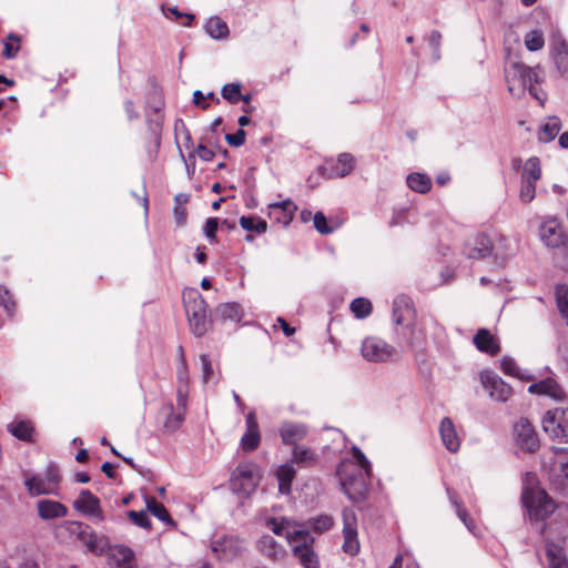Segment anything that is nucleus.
Masks as SVG:
<instances>
[{
    "label": "nucleus",
    "mask_w": 568,
    "mask_h": 568,
    "mask_svg": "<svg viewBox=\"0 0 568 568\" xmlns=\"http://www.w3.org/2000/svg\"><path fill=\"white\" fill-rule=\"evenodd\" d=\"M336 476L343 491L352 501L358 503L366 498L371 477L366 476L353 460H342L336 468Z\"/></svg>",
    "instance_id": "obj_1"
},
{
    "label": "nucleus",
    "mask_w": 568,
    "mask_h": 568,
    "mask_svg": "<svg viewBox=\"0 0 568 568\" xmlns=\"http://www.w3.org/2000/svg\"><path fill=\"white\" fill-rule=\"evenodd\" d=\"M539 67L530 68L520 62H509L505 68V79L511 95L520 98L526 89L541 82Z\"/></svg>",
    "instance_id": "obj_2"
},
{
    "label": "nucleus",
    "mask_w": 568,
    "mask_h": 568,
    "mask_svg": "<svg viewBox=\"0 0 568 568\" xmlns=\"http://www.w3.org/2000/svg\"><path fill=\"white\" fill-rule=\"evenodd\" d=\"M183 301L192 333L195 336L204 335L210 327L205 300L196 290H191L184 293Z\"/></svg>",
    "instance_id": "obj_3"
},
{
    "label": "nucleus",
    "mask_w": 568,
    "mask_h": 568,
    "mask_svg": "<svg viewBox=\"0 0 568 568\" xmlns=\"http://www.w3.org/2000/svg\"><path fill=\"white\" fill-rule=\"evenodd\" d=\"M261 478V469L256 464L242 463L232 473L231 488L234 493L248 497L257 488Z\"/></svg>",
    "instance_id": "obj_4"
},
{
    "label": "nucleus",
    "mask_w": 568,
    "mask_h": 568,
    "mask_svg": "<svg viewBox=\"0 0 568 568\" xmlns=\"http://www.w3.org/2000/svg\"><path fill=\"white\" fill-rule=\"evenodd\" d=\"M521 499L530 517L537 520L546 519L554 514L556 509V504L552 498L540 488L526 487L521 494Z\"/></svg>",
    "instance_id": "obj_5"
},
{
    "label": "nucleus",
    "mask_w": 568,
    "mask_h": 568,
    "mask_svg": "<svg viewBox=\"0 0 568 568\" xmlns=\"http://www.w3.org/2000/svg\"><path fill=\"white\" fill-rule=\"evenodd\" d=\"M210 547L215 558L222 562H231L242 557L246 551L245 540L233 535L212 539Z\"/></svg>",
    "instance_id": "obj_6"
},
{
    "label": "nucleus",
    "mask_w": 568,
    "mask_h": 568,
    "mask_svg": "<svg viewBox=\"0 0 568 568\" xmlns=\"http://www.w3.org/2000/svg\"><path fill=\"white\" fill-rule=\"evenodd\" d=\"M541 425L550 438L568 443V408L557 407L547 410L542 416Z\"/></svg>",
    "instance_id": "obj_7"
},
{
    "label": "nucleus",
    "mask_w": 568,
    "mask_h": 568,
    "mask_svg": "<svg viewBox=\"0 0 568 568\" xmlns=\"http://www.w3.org/2000/svg\"><path fill=\"white\" fill-rule=\"evenodd\" d=\"M64 526L69 534L74 536L89 551L102 554L105 550L106 540L103 537H98L88 524L71 520L65 521Z\"/></svg>",
    "instance_id": "obj_8"
},
{
    "label": "nucleus",
    "mask_w": 568,
    "mask_h": 568,
    "mask_svg": "<svg viewBox=\"0 0 568 568\" xmlns=\"http://www.w3.org/2000/svg\"><path fill=\"white\" fill-rule=\"evenodd\" d=\"M265 526L276 536L285 537L290 545H293L307 529L303 523L286 517H270Z\"/></svg>",
    "instance_id": "obj_9"
},
{
    "label": "nucleus",
    "mask_w": 568,
    "mask_h": 568,
    "mask_svg": "<svg viewBox=\"0 0 568 568\" xmlns=\"http://www.w3.org/2000/svg\"><path fill=\"white\" fill-rule=\"evenodd\" d=\"M314 537L306 529L302 536L293 544L292 552L304 568H320L318 556L314 551Z\"/></svg>",
    "instance_id": "obj_10"
},
{
    "label": "nucleus",
    "mask_w": 568,
    "mask_h": 568,
    "mask_svg": "<svg viewBox=\"0 0 568 568\" xmlns=\"http://www.w3.org/2000/svg\"><path fill=\"white\" fill-rule=\"evenodd\" d=\"M539 237L546 246L551 248L562 246L567 240L562 223L555 216L547 217L540 224Z\"/></svg>",
    "instance_id": "obj_11"
},
{
    "label": "nucleus",
    "mask_w": 568,
    "mask_h": 568,
    "mask_svg": "<svg viewBox=\"0 0 568 568\" xmlns=\"http://www.w3.org/2000/svg\"><path fill=\"white\" fill-rule=\"evenodd\" d=\"M514 435L516 444L520 449L527 453H535L539 448L538 435L527 418L521 417L514 425Z\"/></svg>",
    "instance_id": "obj_12"
},
{
    "label": "nucleus",
    "mask_w": 568,
    "mask_h": 568,
    "mask_svg": "<svg viewBox=\"0 0 568 568\" xmlns=\"http://www.w3.org/2000/svg\"><path fill=\"white\" fill-rule=\"evenodd\" d=\"M343 550L349 556H355L359 550L357 539V517L351 508L343 510Z\"/></svg>",
    "instance_id": "obj_13"
},
{
    "label": "nucleus",
    "mask_w": 568,
    "mask_h": 568,
    "mask_svg": "<svg viewBox=\"0 0 568 568\" xmlns=\"http://www.w3.org/2000/svg\"><path fill=\"white\" fill-rule=\"evenodd\" d=\"M396 354V349L377 337H367L362 344V355L371 362H386Z\"/></svg>",
    "instance_id": "obj_14"
},
{
    "label": "nucleus",
    "mask_w": 568,
    "mask_h": 568,
    "mask_svg": "<svg viewBox=\"0 0 568 568\" xmlns=\"http://www.w3.org/2000/svg\"><path fill=\"white\" fill-rule=\"evenodd\" d=\"M483 386L488 390L489 396L498 402H507L511 394V387L494 372L484 371L480 374Z\"/></svg>",
    "instance_id": "obj_15"
},
{
    "label": "nucleus",
    "mask_w": 568,
    "mask_h": 568,
    "mask_svg": "<svg viewBox=\"0 0 568 568\" xmlns=\"http://www.w3.org/2000/svg\"><path fill=\"white\" fill-rule=\"evenodd\" d=\"M73 507L79 513L91 517L95 521L100 523L105 520V516L100 505V499L89 489L80 491L79 497L73 501Z\"/></svg>",
    "instance_id": "obj_16"
},
{
    "label": "nucleus",
    "mask_w": 568,
    "mask_h": 568,
    "mask_svg": "<svg viewBox=\"0 0 568 568\" xmlns=\"http://www.w3.org/2000/svg\"><path fill=\"white\" fill-rule=\"evenodd\" d=\"M493 252V242L486 234H476L468 239L464 246V254L468 258H485Z\"/></svg>",
    "instance_id": "obj_17"
},
{
    "label": "nucleus",
    "mask_w": 568,
    "mask_h": 568,
    "mask_svg": "<svg viewBox=\"0 0 568 568\" xmlns=\"http://www.w3.org/2000/svg\"><path fill=\"white\" fill-rule=\"evenodd\" d=\"M246 432L241 438V447L244 452L255 450L261 443V434L254 412H250L245 418Z\"/></svg>",
    "instance_id": "obj_18"
},
{
    "label": "nucleus",
    "mask_w": 568,
    "mask_h": 568,
    "mask_svg": "<svg viewBox=\"0 0 568 568\" xmlns=\"http://www.w3.org/2000/svg\"><path fill=\"white\" fill-rule=\"evenodd\" d=\"M256 548L262 556L274 562L283 561L286 557V549L272 536L263 535L256 542Z\"/></svg>",
    "instance_id": "obj_19"
},
{
    "label": "nucleus",
    "mask_w": 568,
    "mask_h": 568,
    "mask_svg": "<svg viewBox=\"0 0 568 568\" xmlns=\"http://www.w3.org/2000/svg\"><path fill=\"white\" fill-rule=\"evenodd\" d=\"M268 207L270 217L274 219L277 223H281L284 226H287L292 222L294 213L297 210L296 204L292 200L271 203Z\"/></svg>",
    "instance_id": "obj_20"
},
{
    "label": "nucleus",
    "mask_w": 568,
    "mask_h": 568,
    "mask_svg": "<svg viewBox=\"0 0 568 568\" xmlns=\"http://www.w3.org/2000/svg\"><path fill=\"white\" fill-rule=\"evenodd\" d=\"M528 392L531 394L546 395L556 400H564L566 396L561 386L550 377L529 385Z\"/></svg>",
    "instance_id": "obj_21"
},
{
    "label": "nucleus",
    "mask_w": 568,
    "mask_h": 568,
    "mask_svg": "<svg viewBox=\"0 0 568 568\" xmlns=\"http://www.w3.org/2000/svg\"><path fill=\"white\" fill-rule=\"evenodd\" d=\"M552 59L560 75L568 79V44L561 38L554 39Z\"/></svg>",
    "instance_id": "obj_22"
},
{
    "label": "nucleus",
    "mask_w": 568,
    "mask_h": 568,
    "mask_svg": "<svg viewBox=\"0 0 568 568\" xmlns=\"http://www.w3.org/2000/svg\"><path fill=\"white\" fill-rule=\"evenodd\" d=\"M38 515L44 519L62 518L68 515V508L60 501L51 499H41L37 504Z\"/></svg>",
    "instance_id": "obj_23"
},
{
    "label": "nucleus",
    "mask_w": 568,
    "mask_h": 568,
    "mask_svg": "<svg viewBox=\"0 0 568 568\" xmlns=\"http://www.w3.org/2000/svg\"><path fill=\"white\" fill-rule=\"evenodd\" d=\"M473 342L478 351L489 355H496L500 346L494 335L486 328H480L475 334Z\"/></svg>",
    "instance_id": "obj_24"
},
{
    "label": "nucleus",
    "mask_w": 568,
    "mask_h": 568,
    "mask_svg": "<svg viewBox=\"0 0 568 568\" xmlns=\"http://www.w3.org/2000/svg\"><path fill=\"white\" fill-rule=\"evenodd\" d=\"M413 314L414 307L410 297L404 294L396 296L393 302V318L395 323L403 325Z\"/></svg>",
    "instance_id": "obj_25"
},
{
    "label": "nucleus",
    "mask_w": 568,
    "mask_h": 568,
    "mask_svg": "<svg viewBox=\"0 0 568 568\" xmlns=\"http://www.w3.org/2000/svg\"><path fill=\"white\" fill-rule=\"evenodd\" d=\"M111 568H134V552L125 546H118L110 552Z\"/></svg>",
    "instance_id": "obj_26"
},
{
    "label": "nucleus",
    "mask_w": 568,
    "mask_h": 568,
    "mask_svg": "<svg viewBox=\"0 0 568 568\" xmlns=\"http://www.w3.org/2000/svg\"><path fill=\"white\" fill-rule=\"evenodd\" d=\"M280 434L285 445L295 446L298 440L306 436L307 429L302 424L284 423L280 428Z\"/></svg>",
    "instance_id": "obj_27"
},
{
    "label": "nucleus",
    "mask_w": 568,
    "mask_h": 568,
    "mask_svg": "<svg viewBox=\"0 0 568 568\" xmlns=\"http://www.w3.org/2000/svg\"><path fill=\"white\" fill-rule=\"evenodd\" d=\"M440 437L443 440V444L449 452H457L459 449V439L456 434L455 427L450 418L445 417L439 427Z\"/></svg>",
    "instance_id": "obj_28"
},
{
    "label": "nucleus",
    "mask_w": 568,
    "mask_h": 568,
    "mask_svg": "<svg viewBox=\"0 0 568 568\" xmlns=\"http://www.w3.org/2000/svg\"><path fill=\"white\" fill-rule=\"evenodd\" d=\"M545 552L549 568H568V559L561 546L547 541Z\"/></svg>",
    "instance_id": "obj_29"
},
{
    "label": "nucleus",
    "mask_w": 568,
    "mask_h": 568,
    "mask_svg": "<svg viewBox=\"0 0 568 568\" xmlns=\"http://www.w3.org/2000/svg\"><path fill=\"white\" fill-rule=\"evenodd\" d=\"M24 485L32 496L39 495H58V490L48 484L47 479L42 476H32L24 480Z\"/></svg>",
    "instance_id": "obj_30"
},
{
    "label": "nucleus",
    "mask_w": 568,
    "mask_h": 568,
    "mask_svg": "<svg viewBox=\"0 0 568 568\" xmlns=\"http://www.w3.org/2000/svg\"><path fill=\"white\" fill-rule=\"evenodd\" d=\"M206 33L216 40H223L229 37L230 30L225 21L219 17H211L204 24Z\"/></svg>",
    "instance_id": "obj_31"
},
{
    "label": "nucleus",
    "mask_w": 568,
    "mask_h": 568,
    "mask_svg": "<svg viewBox=\"0 0 568 568\" xmlns=\"http://www.w3.org/2000/svg\"><path fill=\"white\" fill-rule=\"evenodd\" d=\"M8 432L16 438L23 442H32L34 428L28 420L13 422L8 425Z\"/></svg>",
    "instance_id": "obj_32"
},
{
    "label": "nucleus",
    "mask_w": 568,
    "mask_h": 568,
    "mask_svg": "<svg viewBox=\"0 0 568 568\" xmlns=\"http://www.w3.org/2000/svg\"><path fill=\"white\" fill-rule=\"evenodd\" d=\"M561 129V121L558 116H549L547 122L541 125L538 140L539 142H550L552 141L559 133Z\"/></svg>",
    "instance_id": "obj_33"
},
{
    "label": "nucleus",
    "mask_w": 568,
    "mask_h": 568,
    "mask_svg": "<svg viewBox=\"0 0 568 568\" xmlns=\"http://www.w3.org/2000/svg\"><path fill=\"white\" fill-rule=\"evenodd\" d=\"M278 480V490L281 494L286 495L291 493L292 481L295 477V469L292 465H281L276 471Z\"/></svg>",
    "instance_id": "obj_34"
},
{
    "label": "nucleus",
    "mask_w": 568,
    "mask_h": 568,
    "mask_svg": "<svg viewBox=\"0 0 568 568\" xmlns=\"http://www.w3.org/2000/svg\"><path fill=\"white\" fill-rule=\"evenodd\" d=\"M407 186L414 192L425 194L432 189V180L424 173H410L406 179Z\"/></svg>",
    "instance_id": "obj_35"
},
{
    "label": "nucleus",
    "mask_w": 568,
    "mask_h": 568,
    "mask_svg": "<svg viewBox=\"0 0 568 568\" xmlns=\"http://www.w3.org/2000/svg\"><path fill=\"white\" fill-rule=\"evenodd\" d=\"M541 178V168L540 161L538 158L532 156L529 158L524 165V170L521 173V180H528L530 182L537 183V181Z\"/></svg>",
    "instance_id": "obj_36"
},
{
    "label": "nucleus",
    "mask_w": 568,
    "mask_h": 568,
    "mask_svg": "<svg viewBox=\"0 0 568 568\" xmlns=\"http://www.w3.org/2000/svg\"><path fill=\"white\" fill-rule=\"evenodd\" d=\"M446 491H447V495H448V498H449L452 505L456 509V514H457L458 518L470 530L473 520L469 517L468 511L462 507V501L459 500L458 495L456 494L455 490L450 489L449 487L446 488Z\"/></svg>",
    "instance_id": "obj_37"
},
{
    "label": "nucleus",
    "mask_w": 568,
    "mask_h": 568,
    "mask_svg": "<svg viewBox=\"0 0 568 568\" xmlns=\"http://www.w3.org/2000/svg\"><path fill=\"white\" fill-rule=\"evenodd\" d=\"M524 43L528 51H539L545 45L544 32L540 29H534L527 32L524 37Z\"/></svg>",
    "instance_id": "obj_38"
},
{
    "label": "nucleus",
    "mask_w": 568,
    "mask_h": 568,
    "mask_svg": "<svg viewBox=\"0 0 568 568\" xmlns=\"http://www.w3.org/2000/svg\"><path fill=\"white\" fill-rule=\"evenodd\" d=\"M216 313L223 318L233 322H239L242 318V307L239 303L221 304L216 308Z\"/></svg>",
    "instance_id": "obj_39"
},
{
    "label": "nucleus",
    "mask_w": 568,
    "mask_h": 568,
    "mask_svg": "<svg viewBox=\"0 0 568 568\" xmlns=\"http://www.w3.org/2000/svg\"><path fill=\"white\" fill-rule=\"evenodd\" d=\"M146 507L148 510L161 521L170 525L174 524L166 508L161 503H159L154 497H151L146 501Z\"/></svg>",
    "instance_id": "obj_40"
},
{
    "label": "nucleus",
    "mask_w": 568,
    "mask_h": 568,
    "mask_svg": "<svg viewBox=\"0 0 568 568\" xmlns=\"http://www.w3.org/2000/svg\"><path fill=\"white\" fill-rule=\"evenodd\" d=\"M240 225L248 232H255L263 234L267 230V223L264 220L256 219L253 216H241Z\"/></svg>",
    "instance_id": "obj_41"
},
{
    "label": "nucleus",
    "mask_w": 568,
    "mask_h": 568,
    "mask_svg": "<svg viewBox=\"0 0 568 568\" xmlns=\"http://www.w3.org/2000/svg\"><path fill=\"white\" fill-rule=\"evenodd\" d=\"M351 311L355 317L365 318L372 313L373 306L369 300L365 297H357L351 303Z\"/></svg>",
    "instance_id": "obj_42"
},
{
    "label": "nucleus",
    "mask_w": 568,
    "mask_h": 568,
    "mask_svg": "<svg viewBox=\"0 0 568 568\" xmlns=\"http://www.w3.org/2000/svg\"><path fill=\"white\" fill-rule=\"evenodd\" d=\"M333 518L328 515H318L307 520L305 526L311 527L315 532L322 534L333 526Z\"/></svg>",
    "instance_id": "obj_43"
},
{
    "label": "nucleus",
    "mask_w": 568,
    "mask_h": 568,
    "mask_svg": "<svg viewBox=\"0 0 568 568\" xmlns=\"http://www.w3.org/2000/svg\"><path fill=\"white\" fill-rule=\"evenodd\" d=\"M241 89L242 84L240 82L226 83L223 85L221 94L229 103L236 104L241 101Z\"/></svg>",
    "instance_id": "obj_44"
},
{
    "label": "nucleus",
    "mask_w": 568,
    "mask_h": 568,
    "mask_svg": "<svg viewBox=\"0 0 568 568\" xmlns=\"http://www.w3.org/2000/svg\"><path fill=\"white\" fill-rule=\"evenodd\" d=\"M355 166V159L351 153H342L337 158V174L339 176L348 175Z\"/></svg>",
    "instance_id": "obj_45"
},
{
    "label": "nucleus",
    "mask_w": 568,
    "mask_h": 568,
    "mask_svg": "<svg viewBox=\"0 0 568 568\" xmlns=\"http://www.w3.org/2000/svg\"><path fill=\"white\" fill-rule=\"evenodd\" d=\"M556 300L561 316L566 320L568 326V287L558 285L556 288Z\"/></svg>",
    "instance_id": "obj_46"
},
{
    "label": "nucleus",
    "mask_w": 568,
    "mask_h": 568,
    "mask_svg": "<svg viewBox=\"0 0 568 568\" xmlns=\"http://www.w3.org/2000/svg\"><path fill=\"white\" fill-rule=\"evenodd\" d=\"M352 454L356 460L353 463L358 466L366 476L372 477V465L365 454L357 446H353Z\"/></svg>",
    "instance_id": "obj_47"
},
{
    "label": "nucleus",
    "mask_w": 568,
    "mask_h": 568,
    "mask_svg": "<svg viewBox=\"0 0 568 568\" xmlns=\"http://www.w3.org/2000/svg\"><path fill=\"white\" fill-rule=\"evenodd\" d=\"M536 196V183L521 180L519 197L524 203H530Z\"/></svg>",
    "instance_id": "obj_48"
},
{
    "label": "nucleus",
    "mask_w": 568,
    "mask_h": 568,
    "mask_svg": "<svg viewBox=\"0 0 568 568\" xmlns=\"http://www.w3.org/2000/svg\"><path fill=\"white\" fill-rule=\"evenodd\" d=\"M169 408H170V415L168 416L165 423H164V427L169 430V432H175L180 426L181 424L183 423L184 420V412H179V413H173V405L170 404L169 405Z\"/></svg>",
    "instance_id": "obj_49"
},
{
    "label": "nucleus",
    "mask_w": 568,
    "mask_h": 568,
    "mask_svg": "<svg viewBox=\"0 0 568 568\" xmlns=\"http://www.w3.org/2000/svg\"><path fill=\"white\" fill-rule=\"evenodd\" d=\"M293 458L297 464H307L314 460V453L306 447L295 445L293 448Z\"/></svg>",
    "instance_id": "obj_50"
},
{
    "label": "nucleus",
    "mask_w": 568,
    "mask_h": 568,
    "mask_svg": "<svg viewBox=\"0 0 568 568\" xmlns=\"http://www.w3.org/2000/svg\"><path fill=\"white\" fill-rule=\"evenodd\" d=\"M442 38V33L437 30H433L428 37V45L432 50V55L435 61L440 59Z\"/></svg>",
    "instance_id": "obj_51"
},
{
    "label": "nucleus",
    "mask_w": 568,
    "mask_h": 568,
    "mask_svg": "<svg viewBox=\"0 0 568 568\" xmlns=\"http://www.w3.org/2000/svg\"><path fill=\"white\" fill-rule=\"evenodd\" d=\"M128 517L131 519V521L136 525L138 527L150 529L151 528V520L149 519L145 511H135V510H129L126 511Z\"/></svg>",
    "instance_id": "obj_52"
},
{
    "label": "nucleus",
    "mask_w": 568,
    "mask_h": 568,
    "mask_svg": "<svg viewBox=\"0 0 568 568\" xmlns=\"http://www.w3.org/2000/svg\"><path fill=\"white\" fill-rule=\"evenodd\" d=\"M313 221H314V227L316 229V231L318 233H321V234L333 233L334 229L328 225L327 219L323 212H316L313 217Z\"/></svg>",
    "instance_id": "obj_53"
},
{
    "label": "nucleus",
    "mask_w": 568,
    "mask_h": 568,
    "mask_svg": "<svg viewBox=\"0 0 568 568\" xmlns=\"http://www.w3.org/2000/svg\"><path fill=\"white\" fill-rule=\"evenodd\" d=\"M0 307H3L9 315L14 312L16 304L11 298L10 292L0 285Z\"/></svg>",
    "instance_id": "obj_54"
},
{
    "label": "nucleus",
    "mask_w": 568,
    "mask_h": 568,
    "mask_svg": "<svg viewBox=\"0 0 568 568\" xmlns=\"http://www.w3.org/2000/svg\"><path fill=\"white\" fill-rule=\"evenodd\" d=\"M219 229V219L217 217H209L203 227L204 235L211 241L216 240V231Z\"/></svg>",
    "instance_id": "obj_55"
},
{
    "label": "nucleus",
    "mask_w": 568,
    "mask_h": 568,
    "mask_svg": "<svg viewBox=\"0 0 568 568\" xmlns=\"http://www.w3.org/2000/svg\"><path fill=\"white\" fill-rule=\"evenodd\" d=\"M201 364H202V379L206 384L212 379L213 376V367L212 362L206 354H202L200 356Z\"/></svg>",
    "instance_id": "obj_56"
},
{
    "label": "nucleus",
    "mask_w": 568,
    "mask_h": 568,
    "mask_svg": "<svg viewBox=\"0 0 568 568\" xmlns=\"http://www.w3.org/2000/svg\"><path fill=\"white\" fill-rule=\"evenodd\" d=\"M501 369L505 374L520 377L521 375L519 373V367L517 366L516 362L510 357H504L501 361Z\"/></svg>",
    "instance_id": "obj_57"
},
{
    "label": "nucleus",
    "mask_w": 568,
    "mask_h": 568,
    "mask_svg": "<svg viewBox=\"0 0 568 568\" xmlns=\"http://www.w3.org/2000/svg\"><path fill=\"white\" fill-rule=\"evenodd\" d=\"M246 132L241 128L233 134H226V142L235 148H239L245 143Z\"/></svg>",
    "instance_id": "obj_58"
},
{
    "label": "nucleus",
    "mask_w": 568,
    "mask_h": 568,
    "mask_svg": "<svg viewBox=\"0 0 568 568\" xmlns=\"http://www.w3.org/2000/svg\"><path fill=\"white\" fill-rule=\"evenodd\" d=\"M44 478L47 479L48 484L52 485L53 489L58 490V485L61 477L59 474V468L55 465L48 466Z\"/></svg>",
    "instance_id": "obj_59"
},
{
    "label": "nucleus",
    "mask_w": 568,
    "mask_h": 568,
    "mask_svg": "<svg viewBox=\"0 0 568 568\" xmlns=\"http://www.w3.org/2000/svg\"><path fill=\"white\" fill-rule=\"evenodd\" d=\"M558 477H559V485L561 487H566L568 486V459L567 460H561L559 463V474H558Z\"/></svg>",
    "instance_id": "obj_60"
},
{
    "label": "nucleus",
    "mask_w": 568,
    "mask_h": 568,
    "mask_svg": "<svg viewBox=\"0 0 568 568\" xmlns=\"http://www.w3.org/2000/svg\"><path fill=\"white\" fill-rule=\"evenodd\" d=\"M196 154L199 155V158L203 161H212L213 158L215 156V153L213 150L209 149L207 146H205L204 144H199L196 150H195Z\"/></svg>",
    "instance_id": "obj_61"
},
{
    "label": "nucleus",
    "mask_w": 568,
    "mask_h": 568,
    "mask_svg": "<svg viewBox=\"0 0 568 568\" xmlns=\"http://www.w3.org/2000/svg\"><path fill=\"white\" fill-rule=\"evenodd\" d=\"M175 223L183 226L186 223V209L181 205H175L173 210Z\"/></svg>",
    "instance_id": "obj_62"
},
{
    "label": "nucleus",
    "mask_w": 568,
    "mask_h": 568,
    "mask_svg": "<svg viewBox=\"0 0 568 568\" xmlns=\"http://www.w3.org/2000/svg\"><path fill=\"white\" fill-rule=\"evenodd\" d=\"M172 14L175 16V19L179 20V19H184V21H182L181 23L183 26H191L192 21L194 20V16L193 14H190V13H181L176 7L174 8H169L168 9Z\"/></svg>",
    "instance_id": "obj_63"
},
{
    "label": "nucleus",
    "mask_w": 568,
    "mask_h": 568,
    "mask_svg": "<svg viewBox=\"0 0 568 568\" xmlns=\"http://www.w3.org/2000/svg\"><path fill=\"white\" fill-rule=\"evenodd\" d=\"M19 50H20L19 45L13 47L10 42H4L2 55L6 59H13L17 55Z\"/></svg>",
    "instance_id": "obj_64"
}]
</instances>
